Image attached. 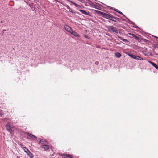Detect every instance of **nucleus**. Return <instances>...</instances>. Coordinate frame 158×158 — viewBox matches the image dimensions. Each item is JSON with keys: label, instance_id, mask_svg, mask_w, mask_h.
<instances>
[{"label": "nucleus", "instance_id": "6", "mask_svg": "<svg viewBox=\"0 0 158 158\" xmlns=\"http://www.w3.org/2000/svg\"><path fill=\"white\" fill-rule=\"evenodd\" d=\"M72 35H73L75 37H79V35L75 31H74L73 29L71 31V32H70Z\"/></svg>", "mask_w": 158, "mask_h": 158}, {"label": "nucleus", "instance_id": "19", "mask_svg": "<svg viewBox=\"0 0 158 158\" xmlns=\"http://www.w3.org/2000/svg\"><path fill=\"white\" fill-rule=\"evenodd\" d=\"M122 40L126 43H127L128 42L127 40L125 39H123V40Z\"/></svg>", "mask_w": 158, "mask_h": 158}, {"label": "nucleus", "instance_id": "26", "mask_svg": "<svg viewBox=\"0 0 158 158\" xmlns=\"http://www.w3.org/2000/svg\"><path fill=\"white\" fill-rule=\"evenodd\" d=\"M156 37V38H157V39H158V37Z\"/></svg>", "mask_w": 158, "mask_h": 158}, {"label": "nucleus", "instance_id": "2", "mask_svg": "<svg viewBox=\"0 0 158 158\" xmlns=\"http://www.w3.org/2000/svg\"><path fill=\"white\" fill-rule=\"evenodd\" d=\"M27 134L28 135V136L27 137V139H32L33 140L37 139V137L35 135H33L29 133H28Z\"/></svg>", "mask_w": 158, "mask_h": 158}, {"label": "nucleus", "instance_id": "9", "mask_svg": "<svg viewBox=\"0 0 158 158\" xmlns=\"http://www.w3.org/2000/svg\"><path fill=\"white\" fill-rule=\"evenodd\" d=\"M79 11H80L81 12V13L83 14L87 15H90L89 12H87L84 10H79Z\"/></svg>", "mask_w": 158, "mask_h": 158}, {"label": "nucleus", "instance_id": "10", "mask_svg": "<svg viewBox=\"0 0 158 158\" xmlns=\"http://www.w3.org/2000/svg\"><path fill=\"white\" fill-rule=\"evenodd\" d=\"M128 55L130 56L132 58L134 59H136L137 60H138V57L139 56H135V55H133L132 54H128Z\"/></svg>", "mask_w": 158, "mask_h": 158}, {"label": "nucleus", "instance_id": "16", "mask_svg": "<svg viewBox=\"0 0 158 158\" xmlns=\"http://www.w3.org/2000/svg\"><path fill=\"white\" fill-rule=\"evenodd\" d=\"M70 2L72 4H73L75 5L76 6V7L79 6L78 5L75 3L73 2L72 1H70Z\"/></svg>", "mask_w": 158, "mask_h": 158}, {"label": "nucleus", "instance_id": "5", "mask_svg": "<svg viewBox=\"0 0 158 158\" xmlns=\"http://www.w3.org/2000/svg\"><path fill=\"white\" fill-rule=\"evenodd\" d=\"M102 15H103V17L107 19H110V18H113V17H112L111 15H110L108 14H107L106 13H102ZM111 20H112V19H111ZM112 20L114 21L113 20Z\"/></svg>", "mask_w": 158, "mask_h": 158}, {"label": "nucleus", "instance_id": "15", "mask_svg": "<svg viewBox=\"0 0 158 158\" xmlns=\"http://www.w3.org/2000/svg\"><path fill=\"white\" fill-rule=\"evenodd\" d=\"M24 150L25 152L27 154L28 152H30L29 150L26 148L24 147Z\"/></svg>", "mask_w": 158, "mask_h": 158}, {"label": "nucleus", "instance_id": "22", "mask_svg": "<svg viewBox=\"0 0 158 158\" xmlns=\"http://www.w3.org/2000/svg\"><path fill=\"white\" fill-rule=\"evenodd\" d=\"M118 12L119 13L121 14H123L120 11H119V10L118 11Z\"/></svg>", "mask_w": 158, "mask_h": 158}, {"label": "nucleus", "instance_id": "21", "mask_svg": "<svg viewBox=\"0 0 158 158\" xmlns=\"http://www.w3.org/2000/svg\"><path fill=\"white\" fill-rule=\"evenodd\" d=\"M117 37L119 39H121V40H123V39L122 38V37H120V36H118V35H117Z\"/></svg>", "mask_w": 158, "mask_h": 158}, {"label": "nucleus", "instance_id": "12", "mask_svg": "<svg viewBox=\"0 0 158 158\" xmlns=\"http://www.w3.org/2000/svg\"><path fill=\"white\" fill-rule=\"evenodd\" d=\"M27 154L31 158H32L33 157V154L30 152H28Z\"/></svg>", "mask_w": 158, "mask_h": 158}, {"label": "nucleus", "instance_id": "24", "mask_svg": "<svg viewBox=\"0 0 158 158\" xmlns=\"http://www.w3.org/2000/svg\"><path fill=\"white\" fill-rule=\"evenodd\" d=\"M132 35L133 36V37L134 38H135V37L136 36L135 35L133 34H132Z\"/></svg>", "mask_w": 158, "mask_h": 158}, {"label": "nucleus", "instance_id": "11", "mask_svg": "<svg viewBox=\"0 0 158 158\" xmlns=\"http://www.w3.org/2000/svg\"><path fill=\"white\" fill-rule=\"evenodd\" d=\"M148 62L151 64L153 66L158 70V66L155 63L149 61H148Z\"/></svg>", "mask_w": 158, "mask_h": 158}, {"label": "nucleus", "instance_id": "27", "mask_svg": "<svg viewBox=\"0 0 158 158\" xmlns=\"http://www.w3.org/2000/svg\"><path fill=\"white\" fill-rule=\"evenodd\" d=\"M3 31H6V30H4Z\"/></svg>", "mask_w": 158, "mask_h": 158}, {"label": "nucleus", "instance_id": "25", "mask_svg": "<svg viewBox=\"0 0 158 158\" xmlns=\"http://www.w3.org/2000/svg\"><path fill=\"white\" fill-rule=\"evenodd\" d=\"M95 64H98V62H96Z\"/></svg>", "mask_w": 158, "mask_h": 158}, {"label": "nucleus", "instance_id": "3", "mask_svg": "<svg viewBox=\"0 0 158 158\" xmlns=\"http://www.w3.org/2000/svg\"><path fill=\"white\" fill-rule=\"evenodd\" d=\"M6 127L7 130L10 132V133H11L13 131V128L10 127L9 124H7L6 126Z\"/></svg>", "mask_w": 158, "mask_h": 158}, {"label": "nucleus", "instance_id": "23", "mask_svg": "<svg viewBox=\"0 0 158 158\" xmlns=\"http://www.w3.org/2000/svg\"><path fill=\"white\" fill-rule=\"evenodd\" d=\"M114 11H116L117 12H118V10L117 9H114Z\"/></svg>", "mask_w": 158, "mask_h": 158}, {"label": "nucleus", "instance_id": "20", "mask_svg": "<svg viewBox=\"0 0 158 158\" xmlns=\"http://www.w3.org/2000/svg\"><path fill=\"white\" fill-rule=\"evenodd\" d=\"M138 60H143V59L140 57V56H139L138 57Z\"/></svg>", "mask_w": 158, "mask_h": 158}, {"label": "nucleus", "instance_id": "13", "mask_svg": "<svg viewBox=\"0 0 158 158\" xmlns=\"http://www.w3.org/2000/svg\"><path fill=\"white\" fill-rule=\"evenodd\" d=\"M115 56L119 58L121 57V55L120 53L118 52H117L115 53Z\"/></svg>", "mask_w": 158, "mask_h": 158}, {"label": "nucleus", "instance_id": "4", "mask_svg": "<svg viewBox=\"0 0 158 158\" xmlns=\"http://www.w3.org/2000/svg\"><path fill=\"white\" fill-rule=\"evenodd\" d=\"M64 29L67 31L69 33L71 32V31L72 29L70 27L66 25H64Z\"/></svg>", "mask_w": 158, "mask_h": 158}, {"label": "nucleus", "instance_id": "1", "mask_svg": "<svg viewBox=\"0 0 158 158\" xmlns=\"http://www.w3.org/2000/svg\"><path fill=\"white\" fill-rule=\"evenodd\" d=\"M106 27L108 31L110 33L113 32L115 34H118V28L114 27L109 26H106Z\"/></svg>", "mask_w": 158, "mask_h": 158}, {"label": "nucleus", "instance_id": "14", "mask_svg": "<svg viewBox=\"0 0 158 158\" xmlns=\"http://www.w3.org/2000/svg\"><path fill=\"white\" fill-rule=\"evenodd\" d=\"M40 142L44 144L46 143V141L45 140L42 139L40 140Z\"/></svg>", "mask_w": 158, "mask_h": 158}, {"label": "nucleus", "instance_id": "18", "mask_svg": "<svg viewBox=\"0 0 158 158\" xmlns=\"http://www.w3.org/2000/svg\"><path fill=\"white\" fill-rule=\"evenodd\" d=\"M134 38L135 40H139V38L136 35L135 37V38Z\"/></svg>", "mask_w": 158, "mask_h": 158}, {"label": "nucleus", "instance_id": "8", "mask_svg": "<svg viewBox=\"0 0 158 158\" xmlns=\"http://www.w3.org/2000/svg\"><path fill=\"white\" fill-rule=\"evenodd\" d=\"M64 158H73V156L69 154H64L63 155Z\"/></svg>", "mask_w": 158, "mask_h": 158}, {"label": "nucleus", "instance_id": "17", "mask_svg": "<svg viewBox=\"0 0 158 158\" xmlns=\"http://www.w3.org/2000/svg\"><path fill=\"white\" fill-rule=\"evenodd\" d=\"M3 114V111L0 110V116H2Z\"/></svg>", "mask_w": 158, "mask_h": 158}, {"label": "nucleus", "instance_id": "7", "mask_svg": "<svg viewBox=\"0 0 158 158\" xmlns=\"http://www.w3.org/2000/svg\"><path fill=\"white\" fill-rule=\"evenodd\" d=\"M42 148L45 150H47L49 149V147L48 145H44L42 146Z\"/></svg>", "mask_w": 158, "mask_h": 158}]
</instances>
